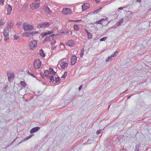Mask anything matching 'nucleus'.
<instances>
[{"instance_id": "f257e3e1", "label": "nucleus", "mask_w": 151, "mask_h": 151, "mask_svg": "<svg viewBox=\"0 0 151 151\" xmlns=\"http://www.w3.org/2000/svg\"><path fill=\"white\" fill-rule=\"evenodd\" d=\"M68 65V62L66 59L63 58L59 61L57 66L59 68L64 69L67 67Z\"/></svg>"}, {"instance_id": "f03ea898", "label": "nucleus", "mask_w": 151, "mask_h": 151, "mask_svg": "<svg viewBox=\"0 0 151 151\" xmlns=\"http://www.w3.org/2000/svg\"><path fill=\"white\" fill-rule=\"evenodd\" d=\"M22 25L24 30L27 31V32L31 31L34 28L32 25L27 23H23Z\"/></svg>"}, {"instance_id": "7ed1b4c3", "label": "nucleus", "mask_w": 151, "mask_h": 151, "mask_svg": "<svg viewBox=\"0 0 151 151\" xmlns=\"http://www.w3.org/2000/svg\"><path fill=\"white\" fill-rule=\"evenodd\" d=\"M42 65L41 62L39 59L35 60L34 63V67L36 69L39 68Z\"/></svg>"}, {"instance_id": "20e7f679", "label": "nucleus", "mask_w": 151, "mask_h": 151, "mask_svg": "<svg viewBox=\"0 0 151 151\" xmlns=\"http://www.w3.org/2000/svg\"><path fill=\"white\" fill-rule=\"evenodd\" d=\"M50 25L49 23L47 22H45L40 23L37 26L38 28L46 27H48Z\"/></svg>"}, {"instance_id": "39448f33", "label": "nucleus", "mask_w": 151, "mask_h": 151, "mask_svg": "<svg viewBox=\"0 0 151 151\" xmlns=\"http://www.w3.org/2000/svg\"><path fill=\"white\" fill-rule=\"evenodd\" d=\"M9 30L7 28H5L4 30L3 34L4 36V40H6L9 38Z\"/></svg>"}, {"instance_id": "423d86ee", "label": "nucleus", "mask_w": 151, "mask_h": 151, "mask_svg": "<svg viewBox=\"0 0 151 151\" xmlns=\"http://www.w3.org/2000/svg\"><path fill=\"white\" fill-rule=\"evenodd\" d=\"M40 4L39 3H35L34 2L30 5V8L33 10L37 9Z\"/></svg>"}, {"instance_id": "0eeeda50", "label": "nucleus", "mask_w": 151, "mask_h": 151, "mask_svg": "<svg viewBox=\"0 0 151 151\" xmlns=\"http://www.w3.org/2000/svg\"><path fill=\"white\" fill-rule=\"evenodd\" d=\"M37 42L36 40L32 41L29 44V47L30 50H33L37 46Z\"/></svg>"}, {"instance_id": "6e6552de", "label": "nucleus", "mask_w": 151, "mask_h": 151, "mask_svg": "<svg viewBox=\"0 0 151 151\" xmlns=\"http://www.w3.org/2000/svg\"><path fill=\"white\" fill-rule=\"evenodd\" d=\"M71 9L68 8L63 9L62 11V13L64 14H68L71 13Z\"/></svg>"}, {"instance_id": "1a4fd4ad", "label": "nucleus", "mask_w": 151, "mask_h": 151, "mask_svg": "<svg viewBox=\"0 0 151 151\" xmlns=\"http://www.w3.org/2000/svg\"><path fill=\"white\" fill-rule=\"evenodd\" d=\"M44 9L46 13L47 14H50L52 13L47 5H44Z\"/></svg>"}, {"instance_id": "9d476101", "label": "nucleus", "mask_w": 151, "mask_h": 151, "mask_svg": "<svg viewBox=\"0 0 151 151\" xmlns=\"http://www.w3.org/2000/svg\"><path fill=\"white\" fill-rule=\"evenodd\" d=\"M77 60V58L75 56H72L71 58L70 62L71 65H74Z\"/></svg>"}, {"instance_id": "9b49d317", "label": "nucleus", "mask_w": 151, "mask_h": 151, "mask_svg": "<svg viewBox=\"0 0 151 151\" xmlns=\"http://www.w3.org/2000/svg\"><path fill=\"white\" fill-rule=\"evenodd\" d=\"M66 45L70 47H73L74 45L75 42L73 40H69L66 44Z\"/></svg>"}, {"instance_id": "f8f14e48", "label": "nucleus", "mask_w": 151, "mask_h": 151, "mask_svg": "<svg viewBox=\"0 0 151 151\" xmlns=\"http://www.w3.org/2000/svg\"><path fill=\"white\" fill-rule=\"evenodd\" d=\"M90 7V5L88 3H85L83 4L82 6V9L83 11H84L88 9Z\"/></svg>"}, {"instance_id": "ddd939ff", "label": "nucleus", "mask_w": 151, "mask_h": 151, "mask_svg": "<svg viewBox=\"0 0 151 151\" xmlns=\"http://www.w3.org/2000/svg\"><path fill=\"white\" fill-rule=\"evenodd\" d=\"M40 129V128L38 127H37L32 129L30 131L31 134H32L34 132L38 131Z\"/></svg>"}, {"instance_id": "4468645a", "label": "nucleus", "mask_w": 151, "mask_h": 151, "mask_svg": "<svg viewBox=\"0 0 151 151\" xmlns=\"http://www.w3.org/2000/svg\"><path fill=\"white\" fill-rule=\"evenodd\" d=\"M53 31L52 30L50 31H48L47 32H44L42 35V37H44L45 36L48 35L49 34L53 33Z\"/></svg>"}, {"instance_id": "2eb2a0df", "label": "nucleus", "mask_w": 151, "mask_h": 151, "mask_svg": "<svg viewBox=\"0 0 151 151\" xmlns=\"http://www.w3.org/2000/svg\"><path fill=\"white\" fill-rule=\"evenodd\" d=\"M7 76L9 81L11 80V79L13 78L14 74L13 73H7Z\"/></svg>"}, {"instance_id": "dca6fc26", "label": "nucleus", "mask_w": 151, "mask_h": 151, "mask_svg": "<svg viewBox=\"0 0 151 151\" xmlns=\"http://www.w3.org/2000/svg\"><path fill=\"white\" fill-rule=\"evenodd\" d=\"M54 35H52L51 36H50L49 37H47V36L46 37H45L44 40L43 41V42L45 43V42H48L49 41H50V37H51L53 36Z\"/></svg>"}, {"instance_id": "f3484780", "label": "nucleus", "mask_w": 151, "mask_h": 151, "mask_svg": "<svg viewBox=\"0 0 151 151\" xmlns=\"http://www.w3.org/2000/svg\"><path fill=\"white\" fill-rule=\"evenodd\" d=\"M14 25V22L13 21H11L8 24L7 27L6 28L8 29L12 28Z\"/></svg>"}, {"instance_id": "a211bd4d", "label": "nucleus", "mask_w": 151, "mask_h": 151, "mask_svg": "<svg viewBox=\"0 0 151 151\" xmlns=\"http://www.w3.org/2000/svg\"><path fill=\"white\" fill-rule=\"evenodd\" d=\"M12 10V7L10 5H9V7L7 8V14L9 15L11 13V12Z\"/></svg>"}, {"instance_id": "6ab92c4d", "label": "nucleus", "mask_w": 151, "mask_h": 151, "mask_svg": "<svg viewBox=\"0 0 151 151\" xmlns=\"http://www.w3.org/2000/svg\"><path fill=\"white\" fill-rule=\"evenodd\" d=\"M49 80H50V82H53L54 81V78L53 76H50L47 78Z\"/></svg>"}, {"instance_id": "aec40b11", "label": "nucleus", "mask_w": 151, "mask_h": 151, "mask_svg": "<svg viewBox=\"0 0 151 151\" xmlns=\"http://www.w3.org/2000/svg\"><path fill=\"white\" fill-rule=\"evenodd\" d=\"M50 73L51 75H55L56 74V72L54 71L53 70L52 68H50L49 69Z\"/></svg>"}, {"instance_id": "412c9836", "label": "nucleus", "mask_w": 151, "mask_h": 151, "mask_svg": "<svg viewBox=\"0 0 151 151\" xmlns=\"http://www.w3.org/2000/svg\"><path fill=\"white\" fill-rule=\"evenodd\" d=\"M113 58L112 55L110 56H108V58L106 60V62H109L110 60H113Z\"/></svg>"}, {"instance_id": "4be33fe9", "label": "nucleus", "mask_w": 151, "mask_h": 151, "mask_svg": "<svg viewBox=\"0 0 151 151\" xmlns=\"http://www.w3.org/2000/svg\"><path fill=\"white\" fill-rule=\"evenodd\" d=\"M40 55L43 57H44L45 56V54L44 51L43 50L41 49L40 50Z\"/></svg>"}, {"instance_id": "5701e85b", "label": "nucleus", "mask_w": 151, "mask_h": 151, "mask_svg": "<svg viewBox=\"0 0 151 151\" xmlns=\"http://www.w3.org/2000/svg\"><path fill=\"white\" fill-rule=\"evenodd\" d=\"M139 144H136L135 147V151H139V147H140Z\"/></svg>"}, {"instance_id": "b1692460", "label": "nucleus", "mask_w": 151, "mask_h": 151, "mask_svg": "<svg viewBox=\"0 0 151 151\" xmlns=\"http://www.w3.org/2000/svg\"><path fill=\"white\" fill-rule=\"evenodd\" d=\"M124 19L123 18L121 19L116 24H118V25H120L121 24L123 23V22Z\"/></svg>"}, {"instance_id": "393cba45", "label": "nucleus", "mask_w": 151, "mask_h": 151, "mask_svg": "<svg viewBox=\"0 0 151 151\" xmlns=\"http://www.w3.org/2000/svg\"><path fill=\"white\" fill-rule=\"evenodd\" d=\"M56 41L54 39H52L51 41V44L52 46H53L55 43H56Z\"/></svg>"}, {"instance_id": "a878e982", "label": "nucleus", "mask_w": 151, "mask_h": 151, "mask_svg": "<svg viewBox=\"0 0 151 151\" xmlns=\"http://www.w3.org/2000/svg\"><path fill=\"white\" fill-rule=\"evenodd\" d=\"M39 32L38 31H35L30 32V33H29V34L32 35H34L35 34L38 33Z\"/></svg>"}, {"instance_id": "bb28decb", "label": "nucleus", "mask_w": 151, "mask_h": 151, "mask_svg": "<svg viewBox=\"0 0 151 151\" xmlns=\"http://www.w3.org/2000/svg\"><path fill=\"white\" fill-rule=\"evenodd\" d=\"M105 19H100L99 20V21H97L96 22V24H101V22L103 20H105Z\"/></svg>"}, {"instance_id": "cd10ccee", "label": "nucleus", "mask_w": 151, "mask_h": 151, "mask_svg": "<svg viewBox=\"0 0 151 151\" xmlns=\"http://www.w3.org/2000/svg\"><path fill=\"white\" fill-rule=\"evenodd\" d=\"M73 28L75 30H78L79 28V27L76 24L73 25Z\"/></svg>"}, {"instance_id": "c85d7f7f", "label": "nucleus", "mask_w": 151, "mask_h": 151, "mask_svg": "<svg viewBox=\"0 0 151 151\" xmlns=\"http://www.w3.org/2000/svg\"><path fill=\"white\" fill-rule=\"evenodd\" d=\"M102 8L101 7L99 9H98L97 10H95L93 12L94 14L97 13L98 12H99L100 11V10Z\"/></svg>"}, {"instance_id": "c756f323", "label": "nucleus", "mask_w": 151, "mask_h": 151, "mask_svg": "<svg viewBox=\"0 0 151 151\" xmlns=\"http://www.w3.org/2000/svg\"><path fill=\"white\" fill-rule=\"evenodd\" d=\"M118 51H116L115 52L114 54H111L112 56H113V57H116V55H118Z\"/></svg>"}, {"instance_id": "7c9ffc66", "label": "nucleus", "mask_w": 151, "mask_h": 151, "mask_svg": "<svg viewBox=\"0 0 151 151\" xmlns=\"http://www.w3.org/2000/svg\"><path fill=\"white\" fill-rule=\"evenodd\" d=\"M67 73L66 72H64V74L62 76H61V78H65L66 76H67Z\"/></svg>"}, {"instance_id": "2f4dec72", "label": "nucleus", "mask_w": 151, "mask_h": 151, "mask_svg": "<svg viewBox=\"0 0 151 151\" xmlns=\"http://www.w3.org/2000/svg\"><path fill=\"white\" fill-rule=\"evenodd\" d=\"M84 50L83 49H82L81 51V54L80 56L82 57L83 55V53L84 52Z\"/></svg>"}, {"instance_id": "473e14b6", "label": "nucleus", "mask_w": 151, "mask_h": 151, "mask_svg": "<svg viewBox=\"0 0 151 151\" xmlns=\"http://www.w3.org/2000/svg\"><path fill=\"white\" fill-rule=\"evenodd\" d=\"M28 32V33H24L23 34H22V36H25L26 37H29V32Z\"/></svg>"}, {"instance_id": "72a5a7b5", "label": "nucleus", "mask_w": 151, "mask_h": 151, "mask_svg": "<svg viewBox=\"0 0 151 151\" xmlns=\"http://www.w3.org/2000/svg\"><path fill=\"white\" fill-rule=\"evenodd\" d=\"M45 74V76L47 78L48 76V74L49 73V71L48 70H45L44 72Z\"/></svg>"}, {"instance_id": "f704fd0d", "label": "nucleus", "mask_w": 151, "mask_h": 151, "mask_svg": "<svg viewBox=\"0 0 151 151\" xmlns=\"http://www.w3.org/2000/svg\"><path fill=\"white\" fill-rule=\"evenodd\" d=\"M107 37H103V38H102L100 39V41H105L107 39Z\"/></svg>"}, {"instance_id": "c9c22d12", "label": "nucleus", "mask_w": 151, "mask_h": 151, "mask_svg": "<svg viewBox=\"0 0 151 151\" xmlns=\"http://www.w3.org/2000/svg\"><path fill=\"white\" fill-rule=\"evenodd\" d=\"M21 84L23 86H26V83L23 81L21 82Z\"/></svg>"}, {"instance_id": "e433bc0d", "label": "nucleus", "mask_w": 151, "mask_h": 151, "mask_svg": "<svg viewBox=\"0 0 151 151\" xmlns=\"http://www.w3.org/2000/svg\"><path fill=\"white\" fill-rule=\"evenodd\" d=\"M88 35V39H91L92 38V35L89 32L88 34H87Z\"/></svg>"}, {"instance_id": "4c0bfd02", "label": "nucleus", "mask_w": 151, "mask_h": 151, "mask_svg": "<svg viewBox=\"0 0 151 151\" xmlns=\"http://www.w3.org/2000/svg\"><path fill=\"white\" fill-rule=\"evenodd\" d=\"M4 0H0V5H3L4 4Z\"/></svg>"}, {"instance_id": "58836bf2", "label": "nucleus", "mask_w": 151, "mask_h": 151, "mask_svg": "<svg viewBox=\"0 0 151 151\" xmlns=\"http://www.w3.org/2000/svg\"><path fill=\"white\" fill-rule=\"evenodd\" d=\"M55 81L56 83H58L60 81V79L59 77H58L57 78H55Z\"/></svg>"}, {"instance_id": "ea45409f", "label": "nucleus", "mask_w": 151, "mask_h": 151, "mask_svg": "<svg viewBox=\"0 0 151 151\" xmlns=\"http://www.w3.org/2000/svg\"><path fill=\"white\" fill-rule=\"evenodd\" d=\"M102 130V129L99 130H98L96 132V134H100Z\"/></svg>"}, {"instance_id": "a19ab883", "label": "nucleus", "mask_w": 151, "mask_h": 151, "mask_svg": "<svg viewBox=\"0 0 151 151\" xmlns=\"http://www.w3.org/2000/svg\"><path fill=\"white\" fill-rule=\"evenodd\" d=\"M19 36H17L16 35H14V40H17L19 38Z\"/></svg>"}, {"instance_id": "79ce46f5", "label": "nucleus", "mask_w": 151, "mask_h": 151, "mask_svg": "<svg viewBox=\"0 0 151 151\" xmlns=\"http://www.w3.org/2000/svg\"><path fill=\"white\" fill-rule=\"evenodd\" d=\"M62 33L63 34L67 35L68 34L69 32L68 31L62 32Z\"/></svg>"}, {"instance_id": "37998d69", "label": "nucleus", "mask_w": 151, "mask_h": 151, "mask_svg": "<svg viewBox=\"0 0 151 151\" xmlns=\"http://www.w3.org/2000/svg\"><path fill=\"white\" fill-rule=\"evenodd\" d=\"M40 75H41V76L42 77V78H44V74L43 73H42V72H41Z\"/></svg>"}, {"instance_id": "c03bdc74", "label": "nucleus", "mask_w": 151, "mask_h": 151, "mask_svg": "<svg viewBox=\"0 0 151 151\" xmlns=\"http://www.w3.org/2000/svg\"><path fill=\"white\" fill-rule=\"evenodd\" d=\"M80 20H69V21H70V22H77L79 21Z\"/></svg>"}, {"instance_id": "a18cd8bd", "label": "nucleus", "mask_w": 151, "mask_h": 151, "mask_svg": "<svg viewBox=\"0 0 151 151\" xmlns=\"http://www.w3.org/2000/svg\"><path fill=\"white\" fill-rule=\"evenodd\" d=\"M83 88V85H81L80 87H79V88H78V90H79V91H80L81 88Z\"/></svg>"}, {"instance_id": "49530a36", "label": "nucleus", "mask_w": 151, "mask_h": 151, "mask_svg": "<svg viewBox=\"0 0 151 151\" xmlns=\"http://www.w3.org/2000/svg\"><path fill=\"white\" fill-rule=\"evenodd\" d=\"M5 23V22H2V21H1L0 22V25H3Z\"/></svg>"}, {"instance_id": "de8ad7c7", "label": "nucleus", "mask_w": 151, "mask_h": 151, "mask_svg": "<svg viewBox=\"0 0 151 151\" xmlns=\"http://www.w3.org/2000/svg\"><path fill=\"white\" fill-rule=\"evenodd\" d=\"M123 7H120L119 8L117 9L118 11H119V10L120 9H121V10H122L123 9Z\"/></svg>"}, {"instance_id": "09e8293b", "label": "nucleus", "mask_w": 151, "mask_h": 151, "mask_svg": "<svg viewBox=\"0 0 151 151\" xmlns=\"http://www.w3.org/2000/svg\"><path fill=\"white\" fill-rule=\"evenodd\" d=\"M52 49H53V50H54L55 49H56V46H52Z\"/></svg>"}, {"instance_id": "8fccbe9b", "label": "nucleus", "mask_w": 151, "mask_h": 151, "mask_svg": "<svg viewBox=\"0 0 151 151\" xmlns=\"http://www.w3.org/2000/svg\"><path fill=\"white\" fill-rule=\"evenodd\" d=\"M85 30L86 31V33L88 34L89 32H88V30H87V29L85 28Z\"/></svg>"}, {"instance_id": "3c124183", "label": "nucleus", "mask_w": 151, "mask_h": 151, "mask_svg": "<svg viewBox=\"0 0 151 151\" xmlns=\"http://www.w3.org/2000/svg\"><path fill=\"white\" fill-rule=\"evenodd\" d=\"M28 139H29L27 137V138H24V141H26V140H27Z\"/></svg>"}, {"instance_id": "603ef678", "label": "nucleus", "mask_w": 151, "mask_h": 151, "mask_svg": "<svg viewBox=\"0 0 151 151\" xmlns=\"http://www.w3.org/2000/svg\"><path fill=\"white\" fill-rule=\"evenodd\" d=\"M17 25L19 26H20V22H18L17 24Z\"/></svg>"}, {"instance_id": "864d4df0", "label": "nucleus", "mask_w": 151, "mask_h": 151, "mask_svg": "<svg viewBox=\"0 0 151 151\" xmlns=\"http://www.w3.org/2000/svg\"><path fill=\"white\" fill-rule=\"evenodd\" d=\"M30 75H31V76H32V77H35V76H34V75L33 74H32L31 73L30 74Z\"/></svg>"}, {"instance_id": "5fc2aeb1", "label": "nucleus", "mask_w": 151, "mask_h": 151, "mask_svg": "<svg viewBox=\"0 0 151 151\" xmlns=\"http://www.w3.org/2000/svg\"><path fill=\"white\" fill-rule=\"evenodd\" d=\"M32 137V135H30L29 136L27 137L29 139V138H31Z\"/></svg>"}, {"instance_id": "6e6d98bb", "label": "nucleus", "mask_w": 151, "mask_h": 151, "mask_svg": "<svg viewBox=\"0 0 151 151\" xmlns=\"http://www.w3.org/2000/svg\"><path fill=\"white\" fill-rule=\"evenodd\" d=\"M27 73L29 74V75H30V74L31 73H30V72H29V71H27Z\"/></svg>"}, {"instance_id": "4d7b16f0", "label": "nucleus", "mask_w": 151, "mask_h": 151, "mask_svg": "<svg viewBox=\"0 0 151 151\" xmlns=\"http://www.w3.org/2000/svg\"><path fill=\"white\" fill-rule=\"evenodd\" d=\"M95 1L96 2H98L99 1V0H96Z\"/></svg>"}, {"instance_id": "13d9d810", "label": "nucleus", "mask_w": 151, "mask_h": 151, "mask_svg": "<svg viewBox=\"0 0 151 151\" xmlns=\"http://www.w3.org/2000/svg\"><path fill=\"white\" fill-rule=\"evenodd\" d=\"M141 0H137V1L138 2H140Z\"/></svg>"}, {"instance_id": "bf43d9fd", "label": "nucleus", "mask_w": 151, "mask_h": 151, "mask_svg": "<svg viewBox=\"0 0 151 151\" xmlns=\"http://www.w3.org/2000/svg\"><path fill=\"white\" fill-rule=\"evenodd\" d=\"M35 1H40V0H34Z\"/></svg>"}, {"instance_id": "052dcab7", "label": "nucleus", "mask_w": 151, "mask_h": 151, "mask_svg": "<svg viewBox=\"0 0 151 151\" xmlns=\"http://www.w3.org/2000/svg\"><path fill=\"white\" fill-rule=\"evenodd\" d=\"M127 91V90H126V91H125L123 93H124L125 92H126V91Z\"/></svg>"}, {"instance_id": "680f3d73", "label": "nucleus", "mask_w": 151, "mask_h": 151, "mask_svg": "<svg viewBox=\"0 0 151 151\" xmlns=\"http://www.w3.org/2000/svg\"><path fill=\"white\" fill-rule=\"evenodd\" d=\"M22 142V141H21L20 142H19V144H20V143H21Z\"/></svg>"}, {"instance_id": "e2e57ef3", "label": "nucleus", "mask_w": 151, "mask_h": 151, "mask_svg": "<svg viewBox=\"0 0 151 151\" xmlns=\"http://www.w3.org/2000/svg\"><path fill=\"white\" fill-rule=\"evenodd\" d=\"M72 34V32H71V34Z\"/></svg>"}, {"instance_id": "0e129e2a", "label": "nucleus", "mask_w": 151, "mask_h": 151, "mask_svg": "<svg viewBox=\"0 0 151 151\" xmlns=\"http://www.w3.org/2000/svg\"><path fill=\"white\" fill-rule=\"evenodd\" d=\"M112 0H111V2L112 1Z\"/></svg>"}, {"instance_id": "69168bd1", "label": "nucleus", "mask_w": 151, "mask_h": 151, "mask_svg": "<svg viewBox=\"0 0 151 151\" xmlns=\"http://www.w3.org/2000/svg\"><path fill=\"white\" fill-rule=\"evenodd\" d=\"M150 9H151V8H150Z\"/></svg>"}]
</instances>
